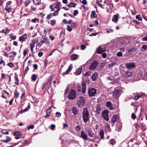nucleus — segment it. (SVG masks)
<instances>
[{
  "label": "nucleus",
  "instance_id": "nucleus-43",
  "mask_svg": "<svg viewBox=\"0 0 147 147\" xmlns=\"http://www.w3.org/2000/svg\"><path fill=\"white\" fill-rule=\"evenodd\" d=\"M67 30L69 32H71L72 30V28L71 26L69 25H68L67 27Z\"/></svg>",
  "mask_w": 147,
  "mask_h": 147
},
{
  "label": "nucleus",
  "instance_id": "nucleus-8",
  "mask_svg": "<svg viewBox=\"0 0 147 147\" xmlns=\"http://www.w3.org/2000/svg\"><path fill=\"white\" fill-rule=\"evenodd\" d=\"M135 66L134 63L132 62L127 63L126 64V67L129 69L134 67Z\"/></svg>",
  "mask_w": 147,
  "mask_h": 147
},
{
  "label": "nucleus",
  "instance_id": "nucleus-47",
  "mask_svg": "<svg viewBox=\"0 0 147 147\" xmlns=\"http://www.w3.org/2000/svg\"><path fill=\"white\" fill-rule=\"evenodd\" d=\"M51 24L52 26H54L56 24V21L55 20H51Z\"/></svg>",
  "mask_w": 147,
  "mask_h": 147
},
{
  "label": "nucleus",
  "instance_id": "nucleus-26",
  "mask_svg": "<svg viewBox=\"0 0 147 147\" xmlns=\"http://www.w3.org/2000/svg\"><path fill=\"white\" fill-rule=\"evenodd\" d=\"M72 69V66L71 65H70L69 66L68 69L67 70L65 71V74H68L71 70Z\"/></svg>",
  "mask_w": 147,
  "mask_h": 147
},
{
  "label": "nucleus",
  "instance_id": "nucleus-52",
  "mask_svg": "<svg viewBox=\"0 0 147 147\" xmlns=\"http://www.w3.org/2000/svg\"><path fill=\"white\" fill-rule=\"evenodd\" d=\"M116 55L118 56H122L123 55V54L121 52H119L117 53Z\"/></svg>",
  "mask_w": 147,
  "mask_h": 147
},
{
  "label": "nucleus",
  "instance_id": "nucleus-54",
  "mask_svg": "<svg viewBox=\"0 0 147 147\" xmlns=\"http://www.w3.org/2000/svg\"><path fill=\"white\" fill-rule=\"evenodd\" d=\"M52 13H49V14L47 15V17L46 18L47 19H50L51 18V17L52 16Z\"/></svg>",
  "mask_w": 147,
  "mask_h": 147
},
{
  "label": "nucleus",
  "instance_id": "nucleus-50",
  "mask_svg": "<svg viewBox=\"0 0 147 147\" xmlns=\"http://www.w3.org/2000/svg\"><path fill=\"white\" fill-rule=\"evenodd\" d=\"M71 26L73 28H75L77 26V24L76 22H73L71 25Z\"/></svg>",
  "mask_w": 147,
  "mask_h": 147
},
{
  "label": "nucleus",
  "instance_id": "nucleus-58",
  "mask_svg": "<svg viewBox=\"0 0 147 147\" xmlns=\"http://www.w3.org/2000/svg\"><path fill=\"white\" fill-rule=\"evenodd\" d=\"M34 126L33 125H30L28 126V129L29 130L30 129H33L34 128Z\"/></svg>",
  "mask_w": 147,
  "mask_h": 147
},
{
  "label": "nucleus",
  "instance_id": "nucleus-64",
  "mask_svg": "<svg viewBox=\"0 0 147 147\" xmlns=\"http://www.w3.org/2000/svg\"><path fill=\"white\" fill-rule=\"evenodd\" d=\"M142 40L143 41H147V35L143 38Z\"/></svg>",
  "mask_w": 147,
  "mask_h": 147
},
{
  "label": "nucleus",
  "instance_id": "nucleus-3",
  "mask_svg": "<svg viewBox=\"0 0 147 147\" xmlns=\"http://www.w3.org/2000/svg\"><path fill=\"white\" fill-rule=\"evenodd\" d=\"M76 93L73 90H71L69 93V98L71 100H74L75 98Z\"/></svg>",
  "mask_w": 147,
  "mask_h": 147
},
{
  "label": "nucleus",
  "instance_id": "nucleus-57",
  "mask_svg": "<svg viewBox=\"0 0 147 147\" xmlns=\"http://www.w3.org/2000/svg\"><path fill=\"white\" fill-rule=\"evenodd\" d=\"M78 10H75L74 11V13H73V15L74 16H76L77 14H78Z\"/></svg>",
  "mask_w": 147,
  "mask_h": 147
},
{
  "label": "nucleus",
  "instance_id": "nucleus-34",
  "mask_svg": "<svg viewBox=\"0 0 147 147\" xmlns=\"http://www.w3.org/2000/svg\"><path fill=\"white\" fill-rule=\"evenodd\" d=\"M116 143V141L114 140L113 139H111L109 141V143L110 144H111L112 145H114Z\"/></svg>",
  "mask_w": 147,
  "mask_h": 147
},
{
  "label": "nucleus",
  "instance_id": "nucleus-31",
  "mask_svg": "<svg viewBox=\"0 0 147 147\" xmlns=\"http://www.w3.org/2000/svg\"><path fill=\"white\" fill-rule=\"evenodd\" d=\"M9 32V30L7 28H6L5 30H3L2 31H1V32H3L5 33V34H6V33H8Z\"/></svg>",
  "mask_w": 147,
  "mask_h": 147
},
{
  "label": "nucleus",
  "instance_id": "nucleus-11",
  "mask_svg": "<svg viewBox=\"0 0 147 147\" xmlns=\"http://www.w3.org/2000/svg\"><path fill=\"white\" fill-rule=\"evenodd\" d=\"M113 96L114 97H117L119 96V92L118 89H115L114 90L113 92Z\"/></svg>",
  "mask_w": 147,
  "mask_h": 147
},
{
  "label": "nucleus",
  "instance_id": "nucleus-10",
  "mask_svg": "<svg viewBox=\"0 0 147 147\" xmlns=\"http://www.w3.org/2000/svg\"><path fill=\"white\" fill-rule=\"evenodd\" d=\"M106 50V48L105 47L104 49H103L101 48V47H99L96 50V53L98 54H101L103 52L105 51Z\"/></svg>",
  "mask_w": 147,
  "mask_h": 147
},
{
  "label": "nucleus",
  "instance_id": "nucleus-21",
  "mask_svg": "<svg viewBox=\"0 0 147 147\" xmlns=\"http://www.w3.org/2000/svg\"><path fill=\"white\" fill-rule=\"evenodd\" d=\"M55 6L54 7L55 8H57L60 7L61 6V3L59 2H57L54 3Z\"/></svg>",
  "mask_w": 147,
  "mask_h": 147
},
{
  "label": "nucleus",
  "instance_id": "nucleus-28",
  "mask_svg": "<svg viewBox=\"0 0 147 147\" xmlns=\"http://www.w3.org/2000/svg\"><path fill=\"white\" fill-rule=\"evenodd\" d=\"M127 77H129L132 74L131 72L129 71H127L125 72Z\"/></svg>",
  "mask_w": 147,
  "mask_h": 147
},
{
  "label": "nucleus",
  "instance_id": "nucleus-15",
  "mask_svg": "<svg viewBox=\"0 0 147 147\" xmlns=\"http://www.w3.org/2000/svg\"><path fill=\"white\" fill-rule=\"evenodd\" d=\"M51 109L50 108H49L47 110L46 115V117H48L50 116L51 114Z\"/></svg>",
  "mask_w": 147,
  "mask_h": 147
},
{
  "label": "nucleus",
  "instance_id": "nucleus-22",
  "mask_svg": "<svg viewBox=\"0 0 147 147\" xmlns=\"http://www.w3.org/2000/svg\"><path fill=\"white\" fill-rule=\"evenodd\" d=\"M117 116L116 115H113L112 119V121L113 123H114L117 121Z\"/></svg>",
  "mask_w": 147,
  "mask_h": 147
},
{
  "label": "nucleus",
  "instance_id": "nucleus-25",
  "mask_svg": "<svg viewBox=\"0 0 147 147\" xmlns=\"http://www.w3.org/2000/svg\"><path fill=\"white\" fill-rule=\"evenodd\" d=\"M72 112L74 115L77 114L78 113V111L75 107H73Z\"/></svg>",
  "mask_w": 147,
  "mask_h": 147
},
{
  "label": "nucleus",
  "instance_id": "nucleus-14",
  "mask_svg": "<svg viewBox=\"0 0 147 147\" xmlns=\"http://www.w3.org/2000/svg\"><path fill=\"white\" fill-rule=\"evenodd\" d=\"M98 74L97 72L94 73L92 76V79L93 81L95 80L98 77Z\"/></svg>",
  "mask_w": 147,
  "mask_h": 147
},
{
  "label": "nucleus",
  "instance_id": "nucleus-18",
  "mask_svg": "<svg viewBox=\"0 0 147 147\" xmlns=\"http://www.w3.org/2000/svg\"><path fill=\"white\" fill-rule=\"evenodd\" d=\"M99 134L101 138L102 139H104V131L102 129L100 130Z\"/></svg>",
  "mask_w": 147,
  "mask_h": 147
},
{
  "label": "nucleus",
  "instance_id": "nucleus-6",
  "mask_svg": "<svg viewBox=\"0 0 147 147\" xmlns=\"http://www.w3.org/2000/svg\"><path fill=\"white\" fill-rule=\"evenodd\" d=\"M80 137L85 140H87L88 139L87 135L84 131H82L81 132Z\"/></svg>",
  "mask_w": 147,
  "mask_h": 147
},
{
  "label": "nucleus",
  "instance_id": "nucleus-9",
  "mask_svg": "<svg viewBox=\"0 0 147 147\" xmlns=\"http://www.w3.org/2000/svg\"><path fill=\"white\" fill-rule=\"evenodd\" d=\"M145 95L142 93L137 94L134 97V99L136 100L138 99L140 97H142V98L144 97Z\"/></svg>",
  "mask_w": 147,
  "mask_h": 147
},
{
  "label": "nucleus",
  "instance_id": "nucleus-45",
  "mask_svg": "<svg viewBox=\"0 0 147 147\" xmlns=\"http://www.w3.org/2000/svg\"><path fill=\"white\" fill-rule=\"evenodd\" d=\"M29 69L28 66H27L25 68V70L24 72V74H26L28 72V70Z\"/></svg>",
  "mask_w": 147,
  "mask_h": 147
},
{
  "label": "nucleus",
  "instance_id": "nucleus-37",
  "mask_svg": "<svg viewBox=\"0 0 147 147\" xmlns=\"http://www.w3.org/2000/svg\"><path fill=\"white\" fill-rule=\"evenodd\" d=\"M30 109V106H28L25 109H24L23 110H22V113L26 112L28 111Z\"/></svg>",
  "mask_w": 147,
  "mask_h": 147
},
{
  "label": "nucleus",
  "instance_id": "nucleus-36",
  "mask_svg": "<svg viewBox=\"0 0 147 147\" xmlns=\"http://www.w3.org/2000/svg\"><path fill=\"white\" fill-rule=\"evenodd\" d=\"M60 10V9H58L56 11L54 12L52 16H57Z\"/></svg>",
  "mask_w": 147,
  "mask_h": 147
},
{
  "label": "nucleus",
  "instance_id": "nucleus-1",
  "mask_svg": "<svg viewBox=\"0 0 147 147\" xmlns=\"http://www.w3.org/2000/svg\"><path fill=\"white\" fill-rule=\"evenodd\" d=\"M82 118L85 123L87 122L89 120V114L88 111L86 108H84L83 109Z\"/></svg>",
  "mask_w": 147,
  "mask_h": 147
},
{
  "label": "nucleus",
  "instance_id": "nucleus-30",
  "mask_svg": "<svg viewBox=\"0 0 147 147\" xmlns=\"http://www.w3.org/2000/svg\"><path fill=\"white\" fill-rule=\"evenodd\" d=\"M96 109L97 113H99L100 111H101V109L99 105H97Z\"/></svg>",
  "mask_w": 147,
  "mask_h": 147
},
{
  "label": "nucleus",
  "instance_id": "nucleus-48",
  "mask_svg": "<svg viewBox=\"0 0 147 147\" xmlns=\"http://www.w3.org/2000/svg\"><path fill=\"white\" fill-rule=\"evenodd\" d=\"M142 48L145 50L147 51V45H143Z\"/></svg>",
  "mask_w": 147,
  "mask_h": 147
},
{
  "label": "nucleus",
  "instance_id": "nucleus-44",
  "mask_svg": "<svg viewBox=\"0 0 147 147\" xmlns=\"http://www.w3.org/2000/svg\"><path fill=\"white\" fill-rule=\"evenodd\" d=\"M86 46L84 44L80 46V48L82 50H84L86 49Z\"/></svg>",
  "mask_w": 147,
  "mask_h": 147
},
{
  "label": "nucleus",
  "instance_id": "nucleus-12",
  "mask_svg": "<svg viewBox=\"0 0 147 147\" xmlns=\"http://www.w3.org/2000/svg\"><path fill=\"white\" fill-rule=\"evenodd\" d=\"M27 36V34L25 33L22 36H21L19 38V40L21 42H23L24 41V40L26 38Z\"/></svg>",
  "mask_w": 147,
  "mask_h": 147
},
{
  "label": "nucleus",
  "instance_id": "nucleus-62",
  "mask_svg": "<svg viewBox=\"0 0 147 147\" xmlns=\"http://www.w3.org/2000/svg\"><path fill=\"white\" fill-rule=\"evenodd\" d=\"M34 43H33L32 42H31L30 45V48H34L35 46Z\"/></svg>",
  "mask_w": 147,
  "mask_h": 147
},
{
  "label": "nucleus",
  "instance_id": "nucleus-42",
  "mask_svg": "<svg viewBox=\"0 0 147 147\" xmlns=\"http://www.w3.org/2000/svg\"><path fill=\"white\" fill-rule=\"evenodd\" d=\"M116 64V63L114 62H112L111 64H108V66L109 67H112Z\"/></svg>",
  "mask_w": 147,
  "mask_h": 147
},
{
  "label": "nucleus",
  "instance_id": "nucleus-24",
  "mask_svg": "<svg viewBox=\"0 0 147 147\" xmlns=\"http://www.w3.org/2000/svg\"><path fill=\"white\" fill-rule=\"evenodd\" d=\"M97 16L95 13V12L94 11H92V14L91 15V18H94L96 17Z\"/></svg>",
  "mask_w": 147,
  "mask_h": 147
},
{
  "label": "nucleus",
  "instance_id": "nucleus-56",
  "mask_svg": "<svg viewBox=\"0 0 147 147\" xmlns=\"http://www.w3.org/2000/svg\"><path fill=\"white\" fill-rule=\"evenodd\" d=\"M51 30V29L50 28H47V29L44 30V32H50Z\"/></svg>",
  "mask_w": 147,
  "mask_h": 147
},
{
  "label": "nucleus",
  "instance_id": "nucleus-51",
  "mask_svg": "<svg viewBox=\"0 0 147 147\" xmlns=\"http://www.w3.org/2000/svg\"><path fill=\"white\" fill-rule=\"evenodd\" d=\"M136 118V115L134 113H132L131 115V118L133 119H135Z\"/></svg>",
  "mask_w": 147,
  "mask_h": 147
},
{
  "label": "nucleus",
  "instance_id": "nucleus-55",
  "mask_svg": "<svg viewBox=\"0 0 147 147\" xmlns=\"http://www.w3.org/2000/svg\"><path fill=\"white\" fill-rule=\"evenodd\" d=\"M56 116L58 117H59L61 116V113L58 112H57L55 113Z\"/></svg>",
  "mask_w": 147,
  "mask_h": 147
},
{
  "label": "nucleus",
  "instance_id": "nucleus-17",
  "mask_svg": "<svg viewBox=\"0 0 147 147\" xmlns=\"http://www.w3.org/2000/svg\"><path fill=\"white\" fill-rule=\"evenodd\" d=\"M106 106L108 107L110 110H112L113 109L112 107L111 103L110 101H107L106 102Z\"/></svg>",
  "mask_w": 147,
  "mask_h": 147
},
{
  "label": "nucleus",
  "instance_id": "nucleus-20",
  "mask_svg": "<svg viewBox=\"0 0 147 147\" xmlns=\"http://www.w3.org/2000/svg\"><path fill=\"white\" fill-rule=\"evenodd\" d=\"M79 100L82 105H84L85 103L84 99L82 97H80Z\"/></svg>",
  "mask_w": 147,
  "mask_h": 147
},
{
  "label": "nucleus",
  "instance_id": "nucleus-39",
  "mask_svg": "<svg viewBox=\"0 0 147 147\" xmlns=\"http://www.w3.org/2000/svg\"><path fill=\"white\" fill-rule=\"evenodd\" d=\"M14 78L15 79V82H14L17 85L19 83V80L18 79V78L16 76H15L14 77Z\"/></svg>",
  "mask_w": 147,
  "mask_h": 147
},
{
  "label": "nucleus",
  "instance_id": "nucleus-29",
  "mask_svg": "<svg viewBox=\"0 0 147 147\" xmlns=\"http://www.w3.org/2000/svg\"><path fill=\"white\" fill-rule=\"evenodd\" d=\"M10 140V138L8 136L6 137V139L5 140H2V141L3 142L7 143L9 142Z\"/></svg>",
  "mask_w": 147,
  "mask_h": 147
},
{
  "label": "nucleus",
  "instance_id": "nucleus-61",
  "mask_svg": "<svg viewBox=\"0 0 147 147\" xmlns=\"http://www.w3.org/2000/svg\"><path fill=\"white\" fill-rule=\"evenodd\" d=\"M38 21V19L35 18L32 20V22L33 23H36L37 21Z\"/></svg>",
  "mask_w": 147,
  "mask_h": 147
},
{
  "label": "nucleus",
  "instance_id": "nucleus-2",
  "mask_svg": "<svg viewBox=\"0 0 147 147\" xmlns=\"http://www.w3.org/2000/svg\"><path fill=\"white\" fill-rule=\"evenodd\" d=\"M88 93L89 96H94L96 93V90L93 88H90L88 90Z\"/></svg>",
  "mask_w": 147,
  "mask_h": 147
},
{
  "label": "nucleus",
  "instance_id": "nucleus-19",
  "mask_svg": "<svg viewBox=\"0 0 147 147\" xmlns=\"http://www.w3.org/2000/svg\"><path fill=\"white\" fill-rule=\"evenodd\" d=\"M137 50V48L136 47H133L131 49H129L128 51V53H134Z\"/></svg>",
  "mask_w": 147,
  "mask_h": 147
},
{
  "label": "nucleus",
  "instance_id": "nucleus-23",
  "mask_svg": "<svg viewBox=\"0 0 147 147\" xmlns=\"http://www.w3.org/2000/svg\"><path fill=\"white\" fill-rule=\"evenodd\" d=\"M78 57V56L76 54H73L71 56V58L73 60L76 59Z\"/></svg>",
  "mask_w": 147,
  "mask_h": 147
},
{
  "label": "nucleus",
  "instance_id": "nucleus-59",
  "mask_svg": "<svg viewBox=\"0 0 147 147\" xmlns=\"http://www.w3.org/2000/svg\"><path fill=\"white\" fill-rule=\"evenodd\" d=\"M76 130L79 131L81 129V127L79 125H78L76 127Z\"/></svg>",
  "mask_w": 147,
  "mask_h": 147
},
{
  "label": "nucleus",
  "instance_id": "nucleus-53",
  "mask_svg": "<svg viewBox=\"0 0 147 147\" xmlns=\"http://www.w3.org/2000/svg\"><path fill=\"white\" fill-rule=\"evenodd\" d=\"M90 75V73L89 72H86L84 75V76H89Z\"/></svg>",
  "mask_w": 147,
  "mask_h": 147
},
{
  "label": "nucleus",
  "instance_id": "nucleus-38",
  "mask_svg": "<svg viewBox=\"0 0 147 147\" xmlns=\"http://www.w3.org/2000/svg\"><path fill=\"white\" fill-rule=\"evenodd\" d=\"M76 5L75 4L73 3H70L68 5V6L69 7H75Z\"/></svg>",
  "mask_w": 147,
  "mask_h": 147
},
{
  "label": "nucleus",
  "instance_id": "nucleus-27",
  "mask_svg": "<svg viewBox=\"0 0 147 147\" xmlns=\"http://www.w3.org/2000/svg\"><path fill=\"white\" fill-rule=\"evenodd\" d=\"M22 135V133L20 131H16L13 133L14 136H20Z\"/></svg>",
  "mask_w": 147,
  "mask_h": 147
},
{
  "label": "nucleus",
  "instance_id": "nucleus-41",
  "mask_svg": "<svg viewBox=\"0 0 147 147\" xmlns=\"http://www.w3.org/2000/svg\"><path fill=\"white\" fill-rule=\"evenodd\" d=\"M136 19H138L139 21H141L142 20V18L140 17V15L136 16Z\"/></svg>",
  "mask_w": 147,
  "mask_h": 147
},
{
  "label": "nucleus",
  "instance_id": "nucleus-63",
  "mask_svg": "<svg viewBox=\"0 0 147 147\" xmlns=\"http://www.w3.org/2000/svg\"><path fill=\"white\" fill-rule=\"evenodd\" d=\"M44 43V41L43 40H42L39 42L38 44V45H39L40 46H42Z\"/></svg>",
  "mask_w": 147,
  "mask_h": 147
},
{
  "label": "nucleus",
  "instance_id": "nucleus-7",
  "mask_svg": "<svg viewBox=\"0 0 147 147\" xmlns=\"http://www.w3.org/2000/svg\"><path fill=\"white\" fill-rule=\"evenodd\" d=\"M86 131L87 132L89 137L92 138L93 137L94 133L91 129L86 128L85 129Z\"/></svg>",
  "mask_w": 147,
  "mask_h": 147
},
{
  "label": "nucleus",
  "instance_id": "nucleus-5",
  "mask_svg": "<svg viewBox=\"0 0 147 147\" xmlns=\"http://www.w3.org/2000/svg\"><path fill=\"white\" fill-rule=\"evenodd\" d=\"M102 117L106 121L109 120L108 111L107 110H105L103 112Z\"/></svg>",
  "mask_w": 147,
  "mask_h": 147
},
{
  "label": "nucleus",
  "instance_id": "nucleus-13",
  "mask_svg": "<svg viewBox=\"0 0 147 147\" xmlns=\"http://www.w3.org/2000/svg\"><path fill=\"white\" fill-rule=\"evenodd\" d=\"M118 15H114L112 21L115 23H116L117 22L118 20Z\"/></svg>",
  "mask_w": 147,
  "mask_h": 147
},
{
  "label": "nucleus",
  "instance_id": "nucleus-32",
  "mask_svg": "<svg viewBox=\"0 0 147 147\" xmlns=\"http://www.w3.org/2000/svg\"><path fill=\"white\" fill-rule=\"evenodd\" d=\"M36 79V76L35 74H33L31 78V79L32 80L34 81H35Z\"/></svg>",
  "mask_w": 147,
  "mask_h": 147
},
{
  "label": "nucleus",
  "instance_id": "nucleus-46",
  "mask_svg": "<svg viewBox=\"0 0 147 147\" xmlns=\"http://www.w3.org/2000/svg\"><path fill=\"white\" fill-rule=\"evenodd\" d=\"M82 69V67H80L79 68L77 71L78 74H80L81 73Z\"/></svg>",
  "mask_w": 147,
  "mask_h": 147
},
{
  "label": "nucleus",
  "instance_id": "nucleus-4",
  "mask_svg": "<svg viewBox=\"0 0 147 147\" xmlns=\"http://www.w3.org/2000/svg\"><path fill=\"white\" fill-rule=\"evenodd\" d=\"M98 63L96 61H94L91 63V65L90 67V69L94 70L97 68V67L98 64Z\"/></svg>",
  "mask_w": 147,
  "mask_h": 147
},
{
  "label": "nucleus",
  "instance_id": "nucleus-60",
  "mask_svg": "<svg viewBox=\"0 0 147 147\" xmlns=\"http://www.w3.org/2000/svg\"><path fill=\"white\" fill-rule=\"evenodd\" d=\"M19 94L17 91H16L15 93V98H18Z\"/></svg>",
  "mask_w": 147,
  "mask_h": 147
},
{
  "label": "nucleus",
  "instance_id": "nucleus-40",
  "mask_svg": "<svg viewBox=\"0 0 147 147\" xmlns=\"http://www.w3.org/2000/svg\"><path fill=\"white\" fill-rule=\"evenodd\" d=\"M106 31L108 33H113V30L112 29L109 28H108L107 29Z\"/></svg>",
  "mask_w": 147,
  "mask_h": 147
},
{
  "label": "nucleus",
  "instance_id": "nucleus-33",
  "mask_svg": "<svg viewBox=\"0 0 147 147\" xmlns=\"http://www.w3.org/2000/svg\"><path fill=\"white\" fill-rule=\"evenodd\" d=\"M11 6L6 5L5 7V9L6 11L8 12H9L10 9H11Z\"/></svg>",
  "mask_w": 147,
  "mask_h": 147
},
{
  "label": "nucleus",
  "instance_id": "nucleus-16",
  "mask_svg": "<svg viewBox=\"0 0 147 147\" xmlns=\"http://www.w3.org/2000/svg\"><path fill=\"white\" fill-rule=\"evenodd\" d=\"M82 92L83 93H84L86 92V86L85 83L84 81H82Z\"/></svg>",
  "mask_w": 147,
  "mask_h": 147
},
{
  "label": "nucleus",
  "instance_id": "nucleus-35",
  "mask_svg": "<svg viewBox=\"0 0 147 147\" xmlns=\"http://www.w3.org/2000/svg\"><path fill=\"white\" fill-rule=\"evenodd\" d=\"M38 41V38H36L32 40V42L34 44L36 43Z\"/></svg>",
  "mask_w": 147,
  "mask_h": 147
},
{
  "label": "nucleus",
  "instance_id": "nucleus-49",
  "mask_svg": "<svg viewBox=\"0 0 147 147\" xmlns=\"http://www.w3.org/2000/svg\"><path fill=\"white\" fill-rule=\"evenodd\" d=\"M55 126L54 124H51L50 126V129L51 130H54L55 129Z\"/></svg>",
  "mask_w": 147,
  "mask_h": 147
}]
</instances>
